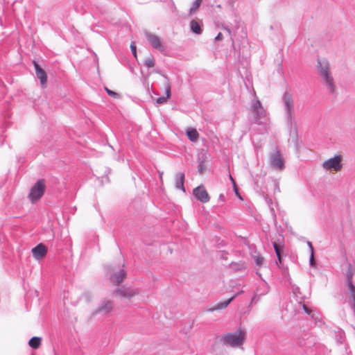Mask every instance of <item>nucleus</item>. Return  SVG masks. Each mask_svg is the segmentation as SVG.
Here are the masks:
<instances>
[{
	"label": "nucleus",
	"mask_w": 355,
	"mask_h": 355,
	"mask_svg": "<svg viewBox=\"0 0 355 355\" xmlns=\"http://www.w3.org/2000/svg\"><path fill=\"white\" fill-rule=\"evenodd\" d=\"M317 71L321 82L327 92L331 94H335L337 87L329 61L325 58L318 59Z\"/></svg>",
	"instance_id": "1"
},
{
	"label": "nucleus",
	"mask_w": 355,
	"mask_h": 355,
	"mask_svg": "<svg viewBox=\"0 0 355 355\" xmlns=\"http://www.w3.org/2000/svg\"><path fill=\"white\" fill-rule=\"evenodd\" d=\"M245 337V331L239 329L234 333H228L223 335L220 338V341L224 345L237 347L243 345Z\"/></svg>",
	"instance_id": "2"
},
{
	"label": "nucleus",
	"mask_w": 355,
	"mask_h": 355,
	"mask_svg": "<svg viewBox=\"0 0 355 355\" xmlns=\"http://www.w3.org/2000/svg\"><path fill=\"white\" fill-rule=\"evenodd\" d=\"M283 103L286 117L288 123L292 126L295 125L294 116V101L291 94L285 92L283 96Z\"/></svg>",
	"instance_id": "3"
},
{
	"label": "nucleus",
	"mask_w": 355,
	"mask_h": 355,
	"mask_svg": "<svg viewBox=\"0 0 355 355\" xmlns=\"http://www.w3.org/2000/svg\"><path fill=\"white\" fill-rule=\"evenodd\" d=\"M45 191V183L44 180H39L31 189L28 197L31 201L34 203L37 201L44 194Z\"/></svg>",
	"instance_id": "4"
},
{
	"label": "nucleus",
	"mask_w": 355,
	"mask_h": 355,
	"mask_svg": "<svg viewBox=\"0 0 355 355\" xmlns=\"http://www.w3.org/2000/svg\"><path fill=\"white\" fill-rule=\"evenodd\" d=\"M341 162L342 156L340 155H338L324 161L322 163V166L326 171H338L342 168Z\"/></svg>",
	"instance_id": "5"
},
{
	"label": "nucleus",
	"mask_w": 355,
	"mask_h": 355,
	"mask_svg": "<svg viewBox=\"0 0 355 355\" xmlns=\"http://www.w3.org/2000/svg\"><path fill=\"white\" fill-rule=\"evenodd\" d=\"M269 160L270 166L275 170L282 171L285 167L284 161L279 150H276L271 153L270 155Z\"/></svg>",
	"instance_id": "6"
},
{
	"label": "nucleus",
	"mask_w": 355,
	"mask_h": 355,
	"mask_svg": "<svg viewBox=\"0 0 355 355\" xmlns=\"http://www.w3.org/2000/svg\"><path fill=\"white\" fill-rule=\"evenodd\" d=\"M145 36L152 47L160 52H163L165 50V46L159 37L149 32H146Z\"/></svg>",
	"instance_id": "7"
},
{
	"label": "nucleus",
	"mask_w": 355,
	"mask_h": 355,
	"mask_svg": "<svg viewBox=\"0 0 355 355\" xmlns=\"http://www.w3.org/2000/svg\"><path fill=\"white\" fill-rule=\"evenodd\" d=\"M114 309V302L110 300H103L98 309L96 310V313H101L103 315H109Z\"/></svg>",
	"instance_id": "8"
},
{
	"label": "nucleus",
	"mask_w": 355,
	"mask_h": 355,
	"mask_svg": "<svg viewBox=\"0 0 355 355\" xmlns=\"http://www.w3.org/2000/svg\"><path fill=\"white\" fill-rule=\"evenodd\" d=\"M115 293L116 295L119 297H124L126 299H130L135 295H137L139 293V291L137 289L123 286L120 288H118L115 291Z\"/></svg>",
	"instance_id": "9"
},
{
	"label": "nucleus",
	"mask_w": 355,
	"mask_h": 355,
	"mask_svg": "<svg viewBox=\"0 0 355 355\" xmlns=\"http://www.w3.org/2000/svg\"><path fill=\"white\" fill-rule=\"evenodd\" d=\"M193 193L198 200L203 203L207 202L209 200V196L202 186L194 189Z\"/></svg>",
	"instance_id": "10"
},
{
	"label": "nucleus",
	"mask_w": 355,
	"mask_h": 355,
	"mask_svg": "<svg viewBox=\"0 0 355 355\" xmlns=\"http://www.w3.org/2000/svg\"><path fill=\"white\" fill-rule=\"evenodd\" d=\"M31 251L33 257L36 259H40L46 256L47 253V248L44 244L40 243L33 248Z\"/></svg>",
	"instance_id": "11"
},
{
	"label": "nucleus",
	"mask_w": 355,
	"mask_h": 355,
	"mask_svg": "<svg viewBox=\"0 0 355 355\" xmlns=\"http://www.w3.org/2000/svg\"><path fill=\"white\" fill-rule=\"evenodd\" d=\"M33 64L35 69L36 76L40 80L41 85L44 87L47 81V76L44 69H42L40 65L36 62H33Z\"/></svg>",
	"instance_id": "12"
},
{
	"label": "nucleus",
	"mask_w": 355,
	"mask_h": 355,
	"mask_svg": "<svg viewBox=\"0 0 355 355\" xmlns=\"http://www.w3.org/2000/svg\"><path fill=\"white\" fill-rule=\"evenodd\" d=\"M254 115V121L258 124H261L267 121L266 112L263 107H261L259 110H255L252 112Z\"/></svg>",
	"instance_id": "13"
},
{
	"label": "nucleus",
	"mask_w": 355,
	"mask_h": 355,
	"mask_svg": "<svg viewBox=\"0 0 355 355\" xmlns=\"http://www.w3.org/2000/svg\"><path fill=\"white\" fill-rule=\"evenodd\" d=\"M126 277V272L123 269L119 270L118 272L110 275V281L116 285L121 283Z\"/></svg>",
	"instance_id": "14"
},
{
	"label": "nucleus",
	"mask_w": 355,
	"mask_h": 355,
	"mask_svg": "<svg viewBox=\"0 0 355 355\" xmlns=\"http://www.w3.org/2000/svg\"><path fill=\"white\" fill-rule=\"evenodd\" d=\"M164 77L166 79V83H165V89H166V96L159 97L156 100V103L158 104H164L171 96V85L168 82V80L166 76Z\"/></svg>",
	"instance_id": "15"
},
{
	"label": "nucleus",
	"mask_w": 355,
	"mask_h": 355,
	"mask_svg": "<svg viewBox=\"0 0 355 355\" xmlns=\"http://www.w3.org/2000/svg\"><path fill=\"white\" fill-rule=\"evenodd\" d=\"M184 174L183 173H178L175 176V187L178 189L185 191L184 186Z\"/></svg>",
	"instance_id": "16"
},
{
	"label": "nucleus",
	"mask_w": 355,
	"mask_h": 355,
	"mask_svg": "<svg viewBox=\"0 0 355 355\" xmlns=\"http://www.w3.org/2000/svg\"><path fill=\"white\" fill-rule=\"evenodd\" d=\"M237 295L238 294L234 295L230 299L218 303L214 307L211 309L210 311H216V310H220V309H225L229 305V304L236 297Z\"/></svg>",
	"instance_id": "17"
},
{
	"label": "nucleus",
	"mask_w": 355,
	"mask_h": 355,
	"mask_svg": "<svg viewBox=\"0 0 355 355\" xmlns=\"http://www.w3.org/2000/svg\"><path fill=\"white\" fill-rule=\"evenodd\" d=\"M187 135L191 141H196L199 137L198 131L194 128L187 130Z\"/></svg>",
	"instance_id": "18"
},
{
	"label": "nucleus",
	"mask_w": 355,
	"mask_h": 355,
	"mask_svg": "<svg viewBox=\"0 0 355 355\" xmlns=\"http://www.w3.org/2000/svg\"><path fill=\"white\" fill-rule=\"evenodd\" d=\"M191 30L196 34H200L202 33L200 24L196 20H191L190 23Z\"/></svg>",
	"instance_id": "19"
},
{
	"label": "nucleus",
	"mask_w": 355,
	"mask_h": 355,
	"mask_svg": "<svg viewBox=\"0 0 355 355\" xmlns=\"http://www.w3.org/2000/svg\"><path fill=\"white\" fill-rule=\"evenodd\" d=\"M273 248L275 251L276 255L278 259V261L281 263H282V253L284 250L283 245L280 244H277L276 243H273Z\"/></svg>",
	"instance_id": "20"
},
{
	"label": "nucleus",
	"mask_w": 355,
	"mask_h": 355,
	"mask_svg": "<svg viewBox=\"0 0 355 355\" xmlns=\"http://www.w3.org/2000/svg\"><path fill=\"white\" fill-rule=\"evenodd\" d=\"M28 344L33 349H37L41 344V338L39 337H33L30 339Z\"/></svg>",
	"instance_id": "21"
},
{
	"label": "nucleus",
	"mask_w": 355,
	"mask_h": 355,
	"mask_svg": "<svg viewBox=\"0 0 355 355\" xmlns=\"http://www.w3.org/2000/svg\"><path fill=\"white\" fill-rule=\"evenodd\" d=\"M354 274V268L351 264L348 265V268L346 272L347 283L352 282V278Z\"/></svg>",
	"instance_id": "22"
},
{
	"label": "nucleus",
	"mask_w": 355,
	"mask_h": 355,
	"mask_svg": "<svg viewBox=\"0 0 355 355\" xmlns=\"http://www.w3.org/2000/svg\"><path fill=\"white\" fill-rule=\"evenodd\" d=\"M201 3H202V0H195V1L193 2L192 6L191 7V8L189 10L190 15H193L196 13V12L200 7Z\"/></svg>",
	"instance_id": "23"
},
{
	"label": "nucleus",
	"mask_w": 355,
	"mask_h": 355,
	"mask_svg": "<svg viewBox=\"0 0 355 355\" xmlns=\"http://www.w3.org/2000/svg\"><path fill=\"white\" fill-rule=\"evenodd\" d=\"M155 60L153 56L146 58L144 65L148 68H152L155 66Z\"/></svg>",
	"instance_id": "24"
},
{
	"label": "nucleus",
	"mask_w": 355,
	"mask_h": 355,
	"mask_svg": "<svg viewBox=\"0 0 355 355\" xmlns=\"http://www.w3.org/2000/svg\"><path fill=\"white\" fill-rule=\"evenodd\" d=\"M261 107H263V106H262L261 102L259 101V100L254 99L252 103V107H251L252 112H254L255 110H259Z\"/></svg>",
	"instance_id": "25"
},
{
	"label": "nucleus",
	"mask_w": 355,
	"mask_h": 355,
	"mask_svg": "<svg viewBox=\"0 0 355 355\" xmlns=\"http://www.w3.org/2000/svg\"><path fill=\"white\" fill-rule=\"evenodd\" d=\"M254 261L257 266H261L263 263V258L260 256L255 257Z\"/></svg>",
	"instance_id": "26"
},
{
	"label": "nucleus",
	"mask_w": 355,
	"mask_h": 355,
	"mask_svg": "<svg viewBox=\"0 0 355 355\" xmlns=\"http://www.w3.org/2000/svg\"><path fill=\"white\" fill-rule=\"evenodd\" d=\"M130 49H131V51H132V55H134V57L135 58H137V50H136V46L134 42H132L131 44H130Z\"/></svg>",
	"instance_id": "27"
},
{
	"label": "nucleus",
	"mask_w": 355,
	"mask_h": 355,
	"mask_svg": "<svg viewBox=\"0 0 355 355\" xmlns=\"http://www.w3.org/2000/svg\"><path fill=\"white\" fill-rule=\"evenodd\" d=\"M105 90L109 96L114 97V98L118 96V94L116 92H114L107 88H105Z\"/></svg>",
	"instance_id": "28"
},
{
	"label": "nucleus",
	"mask_w": 355,
	"mask_h": 355,
	"mask_svg": "<svg viewBox=\"0 0 355 355\" xmlns=\"http://www.w3.org/2000/svg\"><path fill=\"white\" fill-rule=\"evenodd\" d=\"M309 261H310V265H311L312 267H314V266H315V259H314V254H313V252H311V256H310Z\"/></svg>",
	"instance_id": "29"
},
{
	"label": "nucleus",
	"mask_w": 355,
	"mask_h": 355,
	"mask_svg": "<svg viewBox=\"0 0 355 355\" xmlns=\"http://www.w3.org/2000/svg\"><path fill=\"white\" fill-rule=\"evenodd\" d=\"M223 39V35L221 33H219L217 36L215 37L216 40H221Z\"/></svg>",
	"instance_id": "30"
},
{
	"label": "nucleus",
	"mask_w": 355,
	"mask_h": 355,
	"mask_svg": "<svg viewBox=\"0 0 355 355\" xmlns=\"http://www.w3.org/2000/svg\"><path fill=\"white\" fill-rule=\"evenodd\" d=\"M307 244H308V246L310 248V251L311 252H313V247L312 245V243L310 242V241H308L307 242Z\"/></svg>",
	"instance_id": "31"
},
{
	"label": "nucleus",
	"mask_w": 355,
	"mask_h": 355,
	"mask_svg": "<svg viewBox=\"0 0 355 355\" xmlns=\"http://www.w3.org/2000/svg\"><path fill=\"white\" fill-rule=\"evenodd\" d=\"M304 311H306V313H307L308 314H309V313H310V312H309V309H308L306 306H304Z\"/></svg>",
	"instance_id": "32"
},
{
	"label": "nucleus",
	"mask_w": 355,
	"mask_h": 355,
	"mask_svg": "<svg viewBox=\"0 0 355 355\" xmlns=\"http://www.w3.org/2000/svg\"><path fill=\"white\" fill-rule=\"evenodd\" d=\"M230 180L232 182V183L235 185V182L231 175L230 176Z\"/></svg>",
	"instance_id": "33"
},
{
	"label": "nucleus",
	"mask_w": 355,
	"mask_h": 355,
	"mask_svg": "<svg viewBox=\"0 0 355 355\" xmlns=\"http://www.w3.org/2000/svg\"><path fill=\"white\" fill-rule=\"evenodd\" d=\"M230 180L232 182V183L235 185V182L231 175L230 176Z\"/></svg>",
	"instance_id": "34"
}]
</instances>
